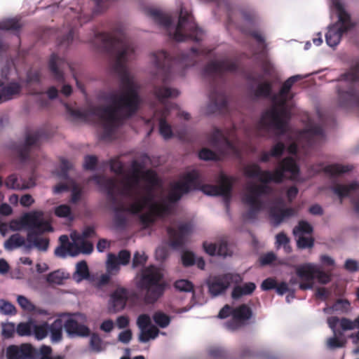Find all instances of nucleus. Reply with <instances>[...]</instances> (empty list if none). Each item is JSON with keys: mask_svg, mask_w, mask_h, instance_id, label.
Segmentation results:
<instances>
[{"mask_svg": "<svg viewBox=\"0 0 359 359\" xmlns=\"http://www.w3.org/2000/svg\"><path fill=\"white\" fill-rule=\"evenodd\" d=\"M92 34L90 43L107 57L108 76L118 87L107 90H142L127 65L135 57V47L123 29L118 27L113 34L94 29Z\"/></svg>", "mask_w": 359, "mask_h": 359, "instance_id": "nucleus-1", "label": "nucleus"}, {"mask_svg": "<svg viewBox=\"0 0 359 359\" xmlns=\"http://www.w3.org/2000/svg\"><path fill=\"white\" fill-rule=\"evenodd\" d=\"M260 67L262 73L242 67L237 60L212 59L204 66L202 74L212 83L210 90L224 87L228 74L241 77L248 86L247 90H274L281 83L280 74L271 60L264 59Z\"/></svg>", "mask_w": 359, "mask_h": 359, "instance_id": "nucleus-2", "label": "nucleus"}, {"mask_svg": "<svg viewBox=\"0 0 359 359\" xmlns=\"http://www.w3.org/2000/svg\"><path fill=\"white\" fill-rule=\"evenodd\" d=\"M299 167L292 157H285L281 160L278 166L273 171L262 170L257 163L249 164L244 168L245 176L250 178H257L261 184H252L247 187V192L242 198V202L248 207L243 217L245 220H255L259 213L264 208V202L260 197L270 193L271 188L266 184L274 182L282 183L286 175L290 174V178L294 180L299 174Z\"/></svg>", "mask_w": 359, "mask_h": 359, "instance_id": "nucleus-3", "label": "nucleus"}, {"mask_svg": "<svg viewBox=\"0 0 359 359\" xmlns=\"http://www.w3.org/2000/svg\"><path fill=\"white\" fill-rule=\"evenodd\" d=\"M210 54L205 48L192 46L187 51H181L173 56L165 50L151 55L154 69L151 79L155 82L166 85L175 74L183 76L187 69L194 67L201 57Z\"/></svg>", "mask_w": 359, "mask_h": 359, "instance_id": "nucleus-4", "label": "nucleus"}, {"mask_svg": "<svg viewBox=\"0 0 359 359\" xmlns=\"http://www.w3.org/2000/svg\"><path fill=\"white\" fill-rule=\"evenodd\" d=\"M152 20L163 27L169 38L176 42L191 41L199 43L204 34L203 30L194 21V17L184 7L180 8L178 20L175 23L173 18L156 8L147 10Z\"/></svg>", "mask_w": 359, "mask_h": 359, "instance_id": "nucleus-5", "label": "nucleus"}, {"mask_svg": "<svg viewBox=\"0 0 359 359\" xmlns=\"http://www.w3.org/2000/svg\"><path fill=\"white\" fill-rule=\"evenodd\" d=\"M257 95H273L271 107L264 111L257 123L259 130L268 131L273 128L279 135H285L287 130V123L290 119L292 109V91H255Z\"/></svg>", "mask_w": 359, "mask_h": 359, "instance_id": "nucleus-6", "label": "nucleus"}, {"mask_svg": "<svg viewBox=\"0 0 359 359\" xmlns=\"http://www.w3.org/2000/svg\"><path fill=\"white\" fill-rule=\"evenodd\" d=\"M236 180L234 177L228 176L223 172H220L218 177V185L202 184L198 171L192 170L185 173L182 180L175 182L172 187L182 196L192 190H200L208 196H223L229 202Z\"/></svg>", "mask_w": 359, "mask_h": 359, "instance_id": "nucleus-7", "label": "nucleus"}, {"mask_svg": "<svg viewBox=\"0 0 359 359\" xmlns=\"http://www.w3.org/2000/svg\"><path fill=\"white\" fill-rule=\"evenodd\" d=\"M22 227L27 229L26 245L27 249L35 247L40 251H46L49 247V239L40 237L46 232H52V227L49 221L44 218L42 210H33L25 213L20 219Z\"/></svg>", "mask_w": 359, "mask_h": 359, "instance_id": "nucleus-8", "label": "nucleus"}, {"mask_svg": "<svg viewBox=\"0 0 359 359\" xmlns=\"http://www.w3.org/2000/svg\"><path fill=\"white\" fill-rule=\"evenodd\" d=\"M66 111L74 121H89L94 118H99L103 123V139H109L114 135L120 118L115 116L109 107L92 106L85 110H81L64 103Z\"/></svg>", "mask_w": 359, "mask_h": 359, "instance_id": "nucleus-9", "label": "nucleus"}, {"mask_svg": "<svg viewBox=\"0 0 359 359\" xmlns=\"http://www.w3.org/2000/svg\"><path fill=\"white\" fill-rule=\"evenodd\" d=\"M163 276L154 265L144 267L136 276V287L144 292V299L147 304H154L164 294L166 284Z\"/></svg>", "mask_w": 359, "mask_h": 359, "instance_id": "nucleus-10", "label": "nucleus"}, {"mask_svg": "<svg viewBox=\"0 0 359 359\" xmlns=\"http://www.w3.org/2000/svg\"><path fill=\"white\" fill-rule=\"evenodd\" d=\"M331 8L336 12L337 22L328 27L325 34V41L328 46L334 48L340 43L342 36L356 26L352 21L351 14L346 11L341 0H332Z\"/></svg>", "mask_w": 359, "mask_h": 359, "instance_id": "nucleus-11", "label": "nucleus"}, {"mask_svg": "<svg viewBox=\"0 0 359 359\" xmlns=\"http://www.w3.org/2000/svg\"><path fill=\"white\" fill-rule=\"evenodd\" d=\"M120 94H112L109 97L110 104L102 107H109L115 116L118 114L124 118H130L139 109L141 99L138 91H120Z\"/></svg>", "mask_w": 359, "mask_h": 359, "instance_id": "nucleus-12", "label": "nucleus"}, {"mask_svg": "<svg viewBox=\"0 0 359 359\" xmlns=\"http://www.w3.org/2000/svg\"><path fill=\"white\" fill-rule=\"evenodd\" d=\"M146 190L147 194L145 195L139 197L138 193L136 198L133 199L134 201L129 205V210L131 214L137 215L140 213L149 205H151V211L158 217H163L170 213L171 208L168 203L154 202V196L152 187H147Z\"/></svg>", "mask_w": 359, "mask_h": 359, "instance_id": "nucleus-13", "label": "nucleus"}, {"mask_svg": "<svg viewBox=\"0 0 359 359\" xmlns=\"http://www.w3.org/2000/svg\"><path fill=\"white\" fill-rule=\"evenodd\" d=\"M12 71L10 64H6L0 72V90H22V85L25 83L27 86L39 84L41 82V72L36 69H29L26 79L21 83L16 81H10L9 76Z\"/></svg>", "mask_w": 359, "mask_h": 359, "instance_id": "nucleus-14", "label": "nucleus"}, {"mask_svg": "<svg viewBox=\"0 0 359 359\" xmlns=\"http://www.w3.org/2000/svg\"><path fill=\"white\" fill-rule=\"evenodd\" d=\"M41 137V130H37L34 132H27L25 135V142L12 144L11 149L21 163H27L30 159L32 150L38 147Z\"/></svg>", "mask_w": 359, "mask_h": 359, "instance_id": "nucleus-15", "label": "nucleus"}, {"mask_svg": "<svg viewBox=\"0 0 359 359\" xmlns=\"http://www.w3.org/2000/svg\"><path fill=\"white\" fill-rule=\"evenodd\" d=\"M66 65H69L63 57L55 53H53L48 62V68L52 76L57 81L63 84L60 90H73L70 85L65 83L63 68Z\"/></svg>", "mask_w": 359, "mask_h": 359, "instance_id": "nucleus-16", "label": "nucleus"}, {"mask_svg": "<svg viewBox=\"0 0 359 359\" xmlns=\"http://www.w3.org/2000/svg\"><path fill=\"white\" fill-rule=\"evenodd\" d=\"M6 359H36L38 350L30 344L9 345L6 350Z\"/></svg>", "mask_w": 359, "mask_h": 359, "instance_id": "nucleus-17", "label": "nucleus"}, {"mask_svg": "<svg viewBox=\"0 0 359 359\" xmlns=\"http://www.w3.org/2000/svg\"><path fill=\"white\" fill-rule=\"evenodd\" d=\"M252 316V311L250 307L243 304L232 310V318L225 323V326L231 330H237L243 326Z\"/></svg>", "mask_w": 359, "mask_h": 359, "instance_id": "nucleus-18", "label": "nucleus"}, {"mask_svg": "<svg viewBox=\"0 0 359 359\" xmlns=\"http://www.w3.org/2000/svg\"><path fill=\"white\" fill-rule=\"evenodd\" d=\"M210 142L214 147H220L221 154L223 155L226 154L229 151L233 154H238L235 144L220 129L215 128L214 130L210 137Z\"/></svg>", "mask_w": 359, "mask_h": 359, "instance_id": "nucleus-19", "label": "nucleus"}, {"mask_svg": "<svg viewBox=\"0 0 359 359\" xmlns=\"http://www.w3.org/2000/svg\"><path fill=\"white\" fill-rule=\"evenodd\" d=\"M191 231V225L184 223L179 225L177 229L172 226L167 228V233L170 239V245L174 248H181L186 242L187 236Z\"/></svg>", "mask_w": 359, "mask_h": 359, "instance_id": "nucleus-20", "label": "nucleus"}, {"mask_svg": "<svg viewBox=\"0 0 359 359\" xmlns=\"http://www.w3.org/2000/svg\"><path fill=\"white\" fill-rule=\"evenodd\" d=\"M131 255L128 250H121L116 255L114 253H109L106 262L107 272L111 274H116L120 271V265L126 266L129 264Z\"/></svg>", "mask_w": 359, "mask_h": 359, "instance_id": "nucleus-21", "label": "nucleus"}, {"mask_svg": "<svg viewBox=\"0 0 359 359\" xmlns=\"http://www.w3.org/2000/svg\"><path fill=\"white\" fill-rule=\"evenodd\" d=\"M209 103L207 106L208 114L224 113L228 109V98L226 91H210Z\"/></svg>", "mask_w": 359, "mask_h": 359, "instance_id": "nucleus-22", "label": "nucleus"}, {"mask_svg": "<svg viewBox=\"0 0 359 359\" xmlns=\"http://www.w3.org/2000/svg\"><path fill=\"white\" fill-rule=\"evenodd\" d=\"M316 266L312 264H304L296 267V274L302 281L299 287L302 290L313 288Z\"/></svg>", "mask_w": 359, "mask_h": 359, "instance_id": "nucleus-23", "label": "nucleus"}, {"mask_svg": "<svg viewBox=\"0 0 359 359\" xmlns=\"http://www.w3.org/2000/svg\"><path fill=\"white\" fill-rule=\"evenodd\" d=\"M170 105L165 104L154 112V116L158 119L159 122V133L165 140L170 139L173 136L171 126L166 121L167 117L170 115Z\"/></svg>", "mask_w": 359, "mask_h": 359, "instance_id": "nucleus-24", "label": "nucleus"}, {"mask_svg": "<svg viewBox=\"0 0 359 359\" xmlns=\"http://www.w3.org/2000/svg\"><path fill=\"white\" fill-rule=\"evenodd\" d=\"M340 320L337 316L329 317L327 320L329 327L332 330L334 335L327 339V348L330 350H334L339 348L345 347L346 339L345 338H339L337 334V326L340 325Z\"/></svg>", "mask_w": 359, "mask_h": 359, "instance_id": "nucleus-25", "label": "nucleus"}, {"mask_svg": "<svg viewBox=\"0 0 359 359\" xmlns=\"http://www.w3.org/2000/svg\"><path fill=\"white\" fill-rule=\"evenodd\" d=\"M95 182L103 189L109 198V200L114 204L117 202L116 197V190L117 189V181L113 177H106L104 176L95 175L93 177Z\"/></svg>", "mask_w": 359, "mask_h": 359, "instance_id": "nucleus-26", "label": "nucleus"}, {"mask_svg": "<svg viewBox=\"0 0 359 359\" xmlns=\"http://www.w3.org/2000/svg\"><path fill=\"white\" fill-rule=\"evenodd\" d=\"M359 316L352 320L347 318H341L340 320V327L344 331L353 330L354 329H358L357 332H353L348 336L351 340V342L356 347L353 350V353L355 355L359 354V323L358 320Z\"/></svg>", "mask_w": 359, "mask_h": 359, "instance_id": "nucleus-27", "label": "nucleus"}, {"mask_svg": "<svg viewBox=\"0 0 359 359\" xmlns=\"http://www.w3.org/2000/svg\"><path fill=\"white\" fill-rule=\"evenodd\" d=\"M64 328L69 337H87L90 334L88 326L73 318H69L64 323Z\"/></svg>", "mask_w": 359, "mask_h": 359, "instance_id": "nucleus-28", "label": "nucleus"}, {"mask_svg": "<svg viewBox=\"0 0 359 359\" xmlns=\"http://www.w3.org/2000/svg\"><path fill=\"white\" fill-rule=\"evenodd\" d=\"M129 291L127 288L118 287L110 294V304L115 312L121 311L128 300Z\"/></svg>", "mask_w": 359, "mask_h": 359, "instance_id": "nucleus-29", "label": "nucleus"}, {"mask_svg": "<svg viewBox=\"0 0 359 359\" xmlns=\"http://www.w3.org/2000/svg\"><path fill=\"white\" fill-rule=\"evenodd\" d=\"M208 292L212 297H217L225 292L228 283L224 280L223 274L210 276L206 280Z\"/></svg>", "mask_w": 359, "mask_h": 359, "instance_id": "nucleus-30", "label": "nucleus"}, {"mask_svg": "<svg viewBox=\"0 0 359 359\" xmlns=\"http://www.w3.org/2000/svg\"><path fill=\"white\" fill-rule=\"evenodd\" d=\"M296 211L292 208H282L278 205L271 207L269 211V217L274 226H278L285 219L294 215Z\"/></svg>", "mask_w": 359, "mask_h": 359, "instance_id": "nucleus-31", "label": "nucleus"}, {"mask_svg": "<svg viewBox=\"0 0 359 359\" xmlns=\"http://www.w3.org/2000/svg\"><path fill=\"white\" fill-rule=\"evenodd\" d=\"M339 106L347 109L359 110V91H338Z\"/></svg>", "mask_w": 359, "mask_h": 359, "instance_id": "nucleus-32", "label": "nucleus"}, {"mask_svg": "<svg viewBox=\"0 0 359 359\" xmlns=\"http://www.w3.org/2000/svg\"><path fill=\"white\" fill-rule=\"evenodd\" d=\"M299 137L307 139L309 146H312L317 138L324 140L325 135L323 128L318 125H312L299 133Z\"/></svg>", "mask_w": 359, "mask_h": 359, "instance_id": "nucleus-33", "label": "nucleus"}, {"mask_svg": "<svg viewBox=\"0 0 359 359\" xmlns=\"http://www.w3.org/2000/svg\"><path fill=\"white\" fill-rule=\"evenodd\" d=\"M337 81L345 82L348 85L359 82V59L351 67L350 69L341 74Z\"/></svg>", "mask_w": 359, "mask_h": 359, "instance_id": "nucleus-34", "label": "nucleus"}, {"mask_svg": "<svg viewBox=\"0 0 359 359\" xmlns=\"http://www.w3.org/2000/svg\"><path fill=\"white\" fill-rule=\"evenodd\" d=\"M241 32L247 36L253 38L257 43L259 46L261 50L260 55L263 57L267 54V43L264 36L256 30H252L248 27H242Z\"/></svg>", "mask_w": 359, "mask_h": 359, "instance_id": "nucleus-35", "label": "nucleus"}, {"mask_svg": "<svg viewBox=\"0 0 359 359\" xmlns=\"http://www.w3.org/2000/svg\"><path fill=\"white\" fill-rule=\"evenodd\" d=\"M256 289L255 283L252 282L245 283L242 285L235 286L231 292L232 299L237 300L243 296L252 294Z\"/></svg>", "mask_w": 359, "mask_h": 359, "instance_id": "nucleus-36", "label": "nucleus"}, {"mask_svg": "<svg viewBox=\"0 0 359 359\" xmlns=\"http://www.w3.org/2000/svg\"><path fill=\"white\" fill-rule=\"evenodd\" d=\"M63 327L64 323L60 318L55 319L50 325L48 324V333L50 332L53 343H59L62 341Z\"/></svg>", "mask_w": 359, "mask_h": 359, "instance_id": "nucleus-37", "label": "nucleus"}, {"mask_svg": "<svg viewBox=\"0 0 359 359\" xmlns=\"http://www.w3.org/2000/svg\"><path fill=\"white\" fill-rule=\"evenodd\" d=\"M359 188V183L352 182L348 185L336 184L331 187L332 191L338 196L341 201L349 196L350 193Z\"/></svg>", "mask_w": 359, "mask_h": 359, "instance_id": "nucleus-38", "label": "nucleus"}, {"mask_svg": "<svg viewBox=\"0 0 359 359\" xmlns=\"http://www.w3.org/2000/svg\"><path fill=\"white\" fill-rule=\"evenodd\" d=\"M323 69L313 72L311 74H295L287 78L285 81H281V83L278 86L277 90H292V88L295 85L296 83L308 78L311 75H316L323 72Z\"/></svg>", "mask_w": 359, "mask_h": 359, "instance_id": "nucleus-39", "label": "nucleus"}, {"mask_svg": "<svg viewBox=\"0 0 359 359\" xmlns=\"http://www.w3.org/2000/svg\"><path fill=\"white\" fill-rule=\"evenodd\" d=\"M47 93V97H46L45 94L43 93H39L36 94V96L37 97V101L39 103L40 107H46L48 104V102L50 100H54L59 97V93H60L63 97H68L72 95V93L73 91H45Z\"/></svg>", "mask_w": 359, "mask_h": 359, "instance_id": "nucleus-40", "label": "nucleus"}, {"mask_svg": "<svg viewBox=\"0 0 359 359\" xmlns=\"http://www.w3.org/2000/svg\"><path fill=\"white\" fill-rule=\"evenodd\" d=\"M27 244L25 243V238L20 233H14L11 235L4 243V248L7 250H13L14 249L25 246Z\"/></svg>", "mask_w": 359, "mask_h": 359, "instance_id": "nucleus-41", "label": "nucleus"}, {"mask_svg": "<svg viewBox=\"0 0 359 359\" xmlns=\"http://www.w3.org/2000/svg\"><path fill=\"white\" fill-rule=\"evenodd\" d=\"M90 276L89 269L86 261H81L77 263L76 272L73 278L77 282L88 279Z\"/></svg>", "mask_w": 359, "mask_h": 359, "instance_id": "nucleus-42", "label": "nucleus"}, {"mask_svg": "<svg viewBox=\"0 0 359 359\" xmlns=\"http://www.w3.org/2000/svg\"><path fill=\"white\" fill-rule=\"evenodd\" d=\"M21 29V25L15 18H8L0 22V30L13 31L18 34Z\"/></svg>", "mask_w": 359, "mask_h": 359, "instance_id": "nucleus-43", "label": "nucleus"}, {"mask_svg": "<svg viewBox=\"0 0 359 359\" xmlns=\"http://www.w3.org/2000/svg\"><path fill=\"white\" fill-rule=\"evenodd\" d=\"M137 187H136L135 185L128 178L126 177L123 181V186L120 193L121 195L133 200L135 198H136L137 194L139 193L137 191Z\"/></svg>", "mask_w": 359, "mask_h": 359, "instance_id": "nucleus-44", "label": "nucleus"}, {"mask_svg": "<svg viewBox=\"0 0 359 359\" xmlns=\"http://www.w3.org/2000/svg\"><path fill=\"white\" fill-rule=\"evenodd\" d=\"M351 167L340 164H332L324 168V172L331 176H337L351 171Z\"/></svg>", "mask_w": 359, "mask_h": 359, "instance_id": "nucleus-45", "label": "nucleus"}, {"mask_svg": "<svg viewBox=\"0 0 359 359\" xmlns=\"http://www.w3.org/2000/svg\"><path fill=\"white\" fill-rule=\"evenodd\" d=\"M48 334V323L43 322L41 324L37 325L33 322L32 335L37 340H42L46 338Z\"/></svg>", "mask_w": 359, "mask_h": 359, "instance_id": "nucleus-46", "label": "nucleus"}, {"mask_svg": "<svg viewBox=\"0 0 359 359\" xmlns=\"http://www.w3.org/2000/svg\"><path fill=\"white\" fill-rule=\"evenodd\" d=\"M140 330L139 341L142 343L147 342L151 339H155L159 333L158 329L154 325L148 329L146 328Z\"/></svg>", "mask_w": 359, "mask_h": 359, "instance_id": "nucleus-47", "label": "nucleus"}, {"mask_svg": "<svg viewBox=\"0 0 359 359\" xmlns=\"http://www.w3.org/2000/svg\"><path fill=\"white\" fill-rule=\"evenodd\" d=\"M350 309V303L346 299H337L330 308L325 309L324 311L327 312L328 310H332L334 312L340 313H347Z\"/></svg>", "mask_w": 359, "mask_h": 359, "instance_id": "nucleus-48", "label": "nucleus"}, {"mask_svg": "<svg viewBox=\"0 0 359 359\" xmlns=\"http://www.w3.org/2000/svg\"><path fill=\"white\" fill-rule=\"evenodd\" d=\"M313 226L306 221L300 220L298 225L293 229V234L294 236H303V234H311L313 233Z\"/></svg>", "mask_w": 359, "mask_h": 359, "instance_id": "nucleus-49", "label": "nucleus"}, {"mask_svg": "<svg viewBox=\"0 0 359 359\" xmlns=\"http://www.w3.org/2000/svg\"><path fill=\"white\" fill-rule=\"evenodd\" d=\"M5 185L12 189H25L28 188V186L19 180L15 174H12L6 178Z\"/></svg>", "mask_w": 359, "mask_h": 359, "instance_id": "nucleus-50", "label": "nucleus"}, {"mask_svg": "<svg viewBox=\"0 0 359 359\" xmlns=\"http://www.w3.org/2000/svg\"><path fill=\"white\" fill-rule=\"evenodd\" d=\"M75 36V30L71 28L67 34L58 39L57 46L59 47L69 48L73 43Z\"/></svg>", "mask_w": 359, "mask_h": 359, "instance_id": "nucleus-51", "label": "nucleus"}, {"mask_svg": "<svg viewBox=\"0 0 359 359\" xmlns=\"http://www.w3.org/2000/svg\"><path fill=\"white\" fill-rule=\"evenodd\" d=\"M175 288L180 292H191L194 294V284L186 279L177 280L174 283Z\"/></svg>", "mask_w": 359, "mask_h": 359, "instance_id": "nucleus-52", "label": "nucleus"}, {"mask_svg": "<svg viewBox=\"0 0 359 359\" xmlns=\"http://www.w3.org/2000/svg\"><path fill=\"white\" fill-rule=\"evenodd\" d=\"M90 335L89 345L92 351L99 353L103 350V341L97 333L93 332Z\"/></svg>", "mask_w": 359, "mask_h": 359, "instance_id": "nucleus-53", "label": "nucleus"}, {"mask_svg": "<svg viewBox=\"0 0 359 359\" xmlns=\"http://www.w3.org/2000/svg\"><path fill=\"white\" fill-rule=\"evenodd\" d=\"M198 158L203 161H217L221 160L220 156L217 153L208 148H203L199 151Z\"/></svg>", "mask_w": 359, "mask_h": 359, "instance_id": "nucleus-54", "label": "nucleus"}, {"mask_svg": "<svg viewBox=\"0 0 359 359\" xmlns=\"http://www.w3.org/2000/svg\"><path fill=\"white\" fill-rule=\"evenodd\" d=\"M67 277L64 272L60 270H57L53 272L50 273L46 278V280L50 283H53L56 285H62L63 284L64 280Z\"/></svg>", "mask_w": 359, "mask_h": 359, "instance_id": "nucleus-55", "label": "nucleus"}, {"mask_svg": "<svg viewBox=\"0 0 359 359\" xmlns=\"http://www.w3.org/2000/svg\"><path fill=\"white\" fill-rule=\"evenodd\" d=\"M276 243L278 247L283 246L285 252L289 253L292 250V248L289 245L290 238L284 232H280L276 236Z\"/></svg>", "mask_w": 359, "mask_h": 359, "instance_id": "nucleus-56", "label": "nucleus"}, {"mask_svg": "<svg viewBox=\"0 0 359 359\" xmlns=\"http://www.w3.org/2000/svg\"><path fill=\"white\" fill-rule=\"evenodd\" d=\"M153 319L161 328L166 327L170 323V318L161 311L156 312L153 316Z\"/></svg>", "mask_w": 359, "mask_h": 359, "instance_id": "nucleus-57", "label": "nucleus"}, {"mask_svg": "<svg viewBox=\"0 0 359 359\" xmlns=\"http://www.w3.org/2000/svg\"><path fill=\"white\" fill-rule=\"evenodd\" d=\"M33 321L27 323H20L18 325L16 332L19 336H31L32 335Z\"/></svg>", "mask_w": 359, "mask_h": 359, "instance_id": "nucleus-58", "label": "nucleus"}, {"mask_svg": "<svg viewBox=\"0 0 359 359\" xmlns=\"http://www.w3.org/2000/svg\"><path fill=\"white\" fill-rule=\"evenodd\" d=\"M147 259H148V257L144 252H135V254L133 255V261H132V268L136 269L140 266H144V264L147 262Z\"/></svg>", "mask_w": 359, "mask_h": 359, "instance_id": "nucleus-59", "label": "nucleus"}, {"mask_svg": "<svg viewBox=\"0 0 359 359\" xmlns=\"http://www.w3.org/2000/svg\"><path fill=\"white\" fill-rule=\"evenodd\" d=\"M80 242L77 244V248H74V251H78V254L81 252L83 254H90L93 250V245L89 241L85 240H77Z\"/></svg>", "mask_w": 359, "mask_h": 359, "instance_id": "nucleus-60", "label": "nucleus"}, {"mask_svg": "<svg viewBox=\"0 0 359 359\" xmlns=\"http://www.w3.org/2000/svg\"><path fill=\"white\" fill-rule=\"evenodd\" d=\"M0 313L5 315H15L17 311L12 303L4 299H0Z\"/></svg>", "mask_w": 359, "mask_h": 359, "instance_id": "nucleus-61", "label": "nucleus"}, {"mask_svg": "<svg viewBox=\"0 0 359 359\" xmlns=\"http://www.w3.org/2000/svg\"><path fill=\"white\" fill-rule=\"evenodd\" d=\"M297 246L299 249L311 248L314 245V238L313 237H305L304 236H297Z\"/></svg>", "mask_w": 359, "mask_h": 359, "instance_id": "nucleus-62", "label": "nucleus"}, {"mask_svg": "<svg viewBox=\"0 0 359 359\" xmlns=\"http://www.w3.org/2000/svg\"><path fill=\"white\" fill-rule=\"evenodd\" d=\"M141 177L149 184V187H154L158 184V177L152 170L142 172Z\"/></svg>", "mask_w": 359, "mask_h": 359, "instance_id": "nucleus-63", "label": "nucleus"}, {"mask_svg": "<svg viewBox=\"0 0 359 359\" xmlns=\"http://www.w3.org/2000/svg\"><path fill=\"white\" fill-rule=\"evenodd\" d=\"M285 150V145L282 142H278L275 144L270 150L271 157L280 158Z\"/></svg>", "mask_w": 359, "mask_h": 359, "instance_id": "nucleus-64", "label": "nucleus"}]
</instances>
